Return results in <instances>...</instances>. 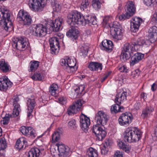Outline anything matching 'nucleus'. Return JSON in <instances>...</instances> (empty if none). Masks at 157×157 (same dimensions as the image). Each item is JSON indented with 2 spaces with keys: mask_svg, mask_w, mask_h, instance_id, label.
I'll return each mask as SVG.
<instances>
[{
  "mask_svg": "<svg viewBox=\"0 0 157 157\" xmlns=\"http://www.w3.org/2000/svg\"><path fill=\"white\" fill-rule=\"evenodd\" d=\"M67 21L68 24L72 26L76 24L84 26L86 24L91 25L97 24L96 20L94 17L89 15L84 16L77 11L71 12L68 14Z\"/></svg>",
  "mask_w": 157,
  "mask_h": 157,
  "instance_id": "obj_1",
  "label": "nucleus"
},
{
  "mask_svg": "<svg viewBox=\"0 0 157 157\" xmlns=\"http://www.w3.org/2000/svg\"><path fill=\"white\" fill-rule=\"evenodd\" d=\"M9 11L4 8H0V24L6 31H9L12 23Z\"/></svg>",
  "mask_w": 157,
  "mask_h": 157,
  "instance_id": "obj_2",
  "label": "nucleus"
},
{
  "mask_svg": "<svg viewBox=\"0 0 157 157\" xmlns=\"http://www.w3.org/2000/svg\"><path fill=\"white\" fill-rule=\"evenodd\" d=\"M142 135V132L137 129L130 130L127 129L124 134L125 141L129 143L138 141Z\"/></svg>",
  "mask_w": 157,
  "mask_h": 157,
  "instance_id": "obj_3",
  "label": "nucleus"
},
{
  "mask_svg": "<svg viewBox=\"0 0 157 157\" xmlns=\"http://www.w3.org/2000/svg\"><path fill=\"white\" fill-rule=\"evenodd\" d=\"M61 65L63 66L67 72L70 73H73L77 69V67L76 66V60L74 58H68L63 59L61 62Z\"/></svg>",
  "mask_w": 157,
  "mask_h": 157,
  "instance_id": "obj_4",
  "label": "nucleus"
},
{
  "mask_svg": "<svg viewBox=\"0 0 157 157\" xmlns=\"http://www.w3.org/2000/svg\"><path fill=\"white\" fill-rule=\"evenodd\" d=\"M18 20L21 21L23 25L27 27L30 25L32 22L31 17L27 13L20 11L17 15Z\"/></svg>",
  "mask_w": 157,
  "mask_h": 157,
  "instance_id": "obj_5",
  "label": "nucleus"
},
{
  "mask_svg": "<svg viewBox=\"0 0 157 157\" xmlns=\"http://www.w3.org/2000/svg\"><path fill=\"white\" fill-rule=\"evenodd\" d=\"M33 30L31 33L34 35L38 37H42L44 36L47 33V28L43 25L38 24L34 25Z\"/></svg>",
  "mask_w": 157,
  "mask_h": 157,
  "instance_id": "obj_6",
  "label": "nucleus"
},
{
  "mask_svg": "<svg viewBox=\"0 0 157 157\" xmlns=\"http://www.w3.org/2000/svg\"><path fill=\"white\" fill-rule=\"evenodd\" d=\"M63 23V19L60 18H58L54 21L50 20L47 23V27L49 29L52 28L53 31L57 32L60 29L62 28V25Z\"/></svg>",
  "mask_w": 157,
  "mask_h": 157,
  "instance_id": "obj_7",
  "label": "nucleus"
},
{
  "mask_svg": "<svg viewBox=\"0 0 157 157\" xmlns=\"http://www.w3.org/2000/svg\"><path fill=\"white\" fill-rule=\"evenodd\" d=\"M44 4V0H29V5L31 10L37 12L41 10Z\"/></svg>",
  "mask_w": 157,
  "mask_h": 157,
  "instance_id": "obj_8",
  "label": "nucleus"
},
{
  "mask_svg": "<svg viewBox=\"0 0 157 157\" xmlns=\"http://www.w3.org/2000/svg\"><path fill=\"white\" fill-rule=\"evenodd\" d=\"M109 116L102 111H99L95 114V119L97 125H105L108 120Z\"/></svg>",
  "mask_w": 157,
  "mask_h": 157,
  "instance_id": "obj_9",
  "label": "nucleus"
},
{
  "mask_svg": "<svg viewBox=\"0 0 157 157\" xmlns=\"http://www.w3.org/2000/svg\"><path fill=\"white\" fill-rule=\"evenodd\" d=\"M132 119V114L128 112L123 113L121 114L118 119V122L121 126H127L131 122Z\"/></svg>",
  "mask_w": 157,
  "mask_h": 157,
  "instance_id": "obj_10",
  "label": "nucleus"
},
{
  "mask_svg": "<svg viewBox=\"0 0 157 157\" xmlns=\"http://www.w3.org/2000/svg\"><path fill=\"white\" fill-rule=\"evenodd\" d=\"M117 22L112 24V28L110 31V34L113 37L117 40H121L122 37L121 29L119 28V25Z\"/></svg>",
  "mask_w": 157,
  "mask_h": 157,
  "instance_id": "obj_11",
  "label": "nucleus"
},
{
  "mask_svg": "<svg viewBox=\"0 0 157 157\" xmlns=\"http://www.w3.org/2000/svg\"><path fill=\"white\" fill-rule=\"evenodd\" d=\"M83 103V101L81 99H79L75 103H73L67 109V113L68 115H71L74 113H76L80 110Z\"/></svg>",
  "mask_w": 157,
  "mask_h": 157,
  "instance_id": "obj_12",
  "label": "nucleus"
},
{
  "mask_svg": "<svg viewBox=\"0 0 157 157\" xmlns=\"http://www.w3.org/2000/svg\"><path fill=\"white\" fill-rule=\"evenodd\" d=\"M27 104L28 110L27 117L28 118H30L32 117V113L36 104L34 96L33 95L28 98Z\"/></svg>",
  "mask_w": 157,
  "mask_h": 157,
  "instance_id": "obj_13",
  "label": "nucleus"
},
{
  "mask_svg": "<svg viewBox=\"0 0 157 157\" xmlns=\"http://www.w3.org/2000/svg\"><path fill=\"white\" fill-rule=\"evenodd\" d=\"M98 125H94L92 131L96 135L98 140L101 141L105 136L106 133L103 128Z\"/></svg>",
  "mask_w": 157,
  "mask_h": 157,
  "instance_id": "obj_14",
  "label": "nucleus"
},
{
  "mask_svg": "<svg viewBox=\"0 0 157 157\" xmlns=\"http://www.w3.org/2000/svg\"><path fill=\"white\" fill-rule=\"evenodd\" d=\"M27 39L25 37H21L17 38L13 41L12 46L13 47L19 49L20 48H25L27 44Z\"/></svg>",
  "mask_w": 157,
  "mask_h": 157,
  "instance_id": "obj_15",
  "label": "nucleus"
},
{
  "mask_svg": "<svg viewBox=\"0 0 157 157\" xmlns=\"http://www.w3.org/2000/svg\"><path fill=\"white\" fill-rule=\"evenodd\" d=\"M12 83L6 76H2L0 78V90L5 91L11 87Z\"/></svg>",
  "mask_w": 157,
  "mask_h": 157,
  "instance_id": "obj_16",
  "label": "nucleus"
},
{
  "mask_svg": "<svg viewBox=\"0 0 157 157\" xmlns=\"http://www.w3.org/2000/svg\"><path fill=\"white\" fill-rule=\"evenodd\" d=\"M80 123L81 128L84 132L87 131L90 124L89 118L82 114L80 116Z\"/></svg>",
  "mask_w": 157,
  "mask_h": 157,
  "instance_id": "obj_17",
  "label": "nucleus"
},
{
  "mask_svg": "<svg viewBox=\"0 0 157 157\" xmlns=\"http://www.w3.org/2000/svg\"><path fill=\"white\" fill-rule=\"evenodd\" d=\"M49 42L52 51L55 53L58 52L59 48L58 38L56 37L51 38Z\"/></svg>",
  "mask_w": 157,
  "mask_h": 157,
  "instance_id": "obj_18",
  "label": "nucleus"
},
{
  "mask_svg": "<svg viewBox=\"0 0 157 157\" xmlns=\"http://www.w3.org/2000/svg\"><path fill=\"white\" fill-rule=\"evenodd\" d=\"M113 46V43L111 41L105 40L101 42L100 48L102 50L109 52L112 51Z\"/></svg>",
  "mask_w": 157,
  "mask_h": 157,
  "instance_id": "obj_19",
  "label": "nucleus"
},
{
  "mask_svg": "<svg viewBox=\"0 0 157 157\" xmlns=\"http://www.w3.org/2000/svg\"><path fill=\"white\" fill-rule=\"evenodd\" d=\"M19 101V98L17 96H15L13 98V105L14 107L13 114L14 117L17 116L21 111L20 105L17 103Z\"/></svg>",
  "mask_w": 157,
  "mask_h": 157,
  "instance_id": "obj_20",
  "label": "nucleus"
},
{
  "mask_svg": "<svg viewBox=\"0 0 157 157\" xmlns=\"http://www.w3.org/2000/svg\"><path fill=\"white\" fill-rule=\"evenodd\" d=\"M56 145L59 153V156L61 157H68L69 155L68 148H67L65 145L61 143L57 144Z\"/></svg>",
  "mask_w": 157,
  "mask_h": 157,
  "instance_id": "obj_21",
  "label": "nucleus"
},
{
  "mask_svg": "<svg viewBox=\"0 0 157 157\" xmlns=\"http://www.w3.org/2000/svg\"><path fill=\"white\" fill-rule=\"evenodd\" d=\"M144 56V55L141 53L137 52L135 53L131 57L130 61V65L133 66L136 64L138 63L142 59Z\"/></svg>",
  "mask_w": 157,
  "mask_h": 157,
  "instance_id": "obj_22",
  "label": "nucleus"
},
{
  "mask_svg": "<svg viewBox=\"0 0 157 157\" xmlns=\"http://www.w3.org/2000/svg\"><path fill=\"white\" fill-rule=\"evenodd\" d=\"M127 92L124 91L121 93H118L117 94L116 98L115 99V102L116 103L121 105V104L126 99V97L127 96Z\"/></svg>",
  "mask_w": 157,
  "mask_h": 157,
  "instance_id": "obj_23",
  "label": "nucleus"
},
{
  "mask_svg": "<svg viewBox=\"0 0 157 157\" xmlns=\"http://www.w3.org/2000/svg\"><path fill=\"white\" fill-rule=\"evenodd\" d=\"M79 31L75 28H72L67 33L66 35L73 40H76L78 37Z\"/></svg>",
  "mask_w": 157,
  "mask_h": 157,
  "instance_id": "obj_24",
  "label": "nucleus"
},
{
  "mask_svg": "<svg viewBox=\"0 0 157 157\" xmlns=\"http://www.w3.org/2000/svg\"><path fill=\"white\" fill-rule=\"evenodd\" d=\"M125 10L128 14L132 16L135 10V8L133 2L132 1L128 2L126 6Z\"/></svg>",
  "mask_w": 157,
  "mask_h": 157,
  "instance_id": "obj_25",
  "label": "nucleus"
},
{
  "mask_svg": "<svg viewBox=\"0 0 157 157\" xmlns=\"http://www.w3.org/2000/svg\"><path fill=\"white\" fill-rule=\"evenodd\" d=\"M10 65L7 62H6L4 59H2L0 61V69L4 73H7L10 71L11 69Z\"/></svg>",
  "mask_w": 157,
  "mask_h": 157,
  "instance_id": "obj_26",
  "label": "nucleus"
},
{
  "mask_svg": "<svg viewBox=\"0 0 157 157\" xmlns=\"http://www.w3.org/2000/svg\"><path fill=\"white\" fill-rule=\"evenodd\" d=\"M102 64L98 62H91L88 66L89 69L92 71H101L102 69Z\"/></svg>",
  "mask_w": 157,
  "mask_h": 157,
  "instance_id": "obj_27",
  "label": "nucleus"
},
{
  "mask_svg": "<svg viewBox=\"0 0 157 157\" xmlns=\"http://www.w3.org/2000/svg\"><path fill=\"white\" fill-rule=\"evenodd\" d=\"M148 36L149 39H154L157 36V27L156 26H153L150 28L148 31Z\"/></svg>",
  "mask_w": 157,
  "mask_h": 157,
  "instance_id": "obj_28",
  "label": "nucleus"
},
{
  "mask_svg": "<svg viewBox=\"0 0 157 157\" xmlns=\"http://www.w3.org/2000/svg\"><path fill=\"white\" fill-rule=\"evenodd\" d=\"M117 142V145L120 148L127 153H128L130 151L131 148L130 145H127L124 142L120 140L118 141Z\"/></svg>",
  "mask_w": 157,
  "mask_h": 157,
  "instance_id": "obj_29",
  "label": "nucleus"
},
{
  "mask_svg": "<svg viewBox=\"0 0 157 157\" xmlns=\"http://www.w3.org/2000/svg\"><path fill=\"white\" fill-rule=\"evenodd\" d=\"M112 105L110 109V110L112 113H117L118 112H123L124 108L122 106H120V104L116 103Z\"/></svg>",
  "mask_w": 157,
  "mask_h": 157,
  "instance_id": "obj_30",
  "label": "nucleus"
},
{
  "mask_svg": "<svg viewBox=\"0 0 157 157\" xmlns=\"http://www.w3.org/2000/svg\"><path fill=\"white\" fill-rule=\"evenodd\" d=\"M154 110V109L151 106H147L142 111L141 116L143 118H145L148 116V114H150Z\"/></svg>",
  "mask_w": 157,
  "mask_h": 157,
  "instance_id": "obj_31",
  "label": "nucleus"
},
{
  "mask_svg": "<svg viewBox=\"0 0 157 157\" xmlns=\"http://www.w3.org/2000/svg\"><path fill=\"white\" fill-rule=\"evenodd\" d=\"M134 46H135L134 44L125 43L124 45L122 51L125 52H129L131 53H133V52L135 51V49L133 47Z\"/></svg>",
  "mask_w": 157,
  "mask_h": 157,
  "instance_id": "obj_32",
  "label": "nucleus"
},
{
  "mask_svg": "<svg viewBox=\"0 0 157 157\" xmlns=\"http://www.w3.org/2000/svg\"><path fill=\"white\" fill-rule=\"evenodd\" d=\"M40 151L37 148H32L28 152L29 157H39Z\"/></svg>",
  "mask_w": 157,
  "mask_h": 157,
  "instance_id": "obj_33",
  "label": "nucleus"
},
{
  "mask_svg": "<svg viewBox=\"0 0 157 157\" xmlns=\"http://www.w3.org/2000/svg\"><path fill=\"white\" fill-rule=\"evenodd\" d=\"M98 156L97 150L92 147H90L87 151L86 157H97Z\"/></svg>",
  "mask_w": 157,
  "mask_h": 157,
  "instance_id": "obj_34",
  "label": "nucleus"
},
{
  "mask_svg": "<svg viewBox=\"0 0 157 157\" xmlns=\"http://www.w3.org/2000/svg\"><path fill=\"white\" fill-rule=\"evenodd\" d=\"M150 41L147 40H144V38L142 37L138 38L136 42L134 43L135 45H137L141 46L144 45H148L150 44Z\"/></svg>",
  "mask_w": 157,
  "mask_h": 157,
  "instance_id": "obj_35",
  "label": "nucleus"
},
{
  "mask_svg": "<svg viewBox=\"0 0 157 157\" xmlns=\"http://www.w3.org/2000/svg\"><path fill=\"white\" fill-rule=\"evenodd\" d=\"M133 53H131L129 52H125L122 51V52L121 55V58H122L123 61H126L128 59L132 56Z\"/></svg>",
  "mask_w": 157,
  "mask_h": 157,
  "instance_id": "obj_36",
  "label": "nucleus"
},
{
  "mask_svg": "<svg viewBox=\"0 0 157 157\" xmlns=\"http://www.w3.org/2000/svg\"><path fill=\"white\" fill-rule=\"evenodd\" d=\"M39 62L36 61H31L30 63V69L29 70V72H33L36 70L38 67Z\"/></svg>",
  "mask_w": 157,
  "mask_h": 157,
  "instance_id": "obj_37",
  "label": "nucleus"
},
{
  "mask_svg": "<svg viewBox=\"0 0 157 157\" xmlns=\"http://www.w3.org/2000/svg\"><path fill=\"white\" fill-rule=\"evenodd\" d=\"M58 88L57 84L53 83L51 85L49 88V92L52 95L56 96V91Z\"/></svg>",
  "mask_w": 157,
  "mask_h": 157,
  "instance_id": "obj_38",
  "label": "nucleus"
},
{
  "mask_svg": "<svg viewBox=\"0 0 157 157\" xmlns=\"http://www.w3.org/2000/svg\"><path fill=\"white\" fill-rule=\"evenodd\" d=\"M101 3L100 0H93L92 1V6L95 10H98L100 9L101 6Z\"/></svg>",
  "mask_w": 157,
  "mask_h": 157,
  "instance_id": "obj_39",
  "label": "nucleus"
},
{
  "mask_svg": "<svg viewBox=\"0 0 157 157\" xmlns=\"http://www.w3.org/2000/svg\"><path fill=\"white\" fill-rule=\"evenodd\" d=\"M30 129H31V127L23 126L20 128V131L23 134L27 136L28 135L29 130H30Z\"/></svg>",
  "mask_w": 157,
  "mask_h": 157,
  "instance_id": "obj_40",
  "label": "nucleus"
},
{
  "mask_svg": "<svg viewBox=\"0 0 157 157\" xmlns=\"http://www.w3.org/2000/svg\"><path fill=\"white\" fill-rule=\"evenodd\" d=\"M60 132L56 131L52 135V141L53 142L58 141L60 138Z\"/></svg>",
  "mask_w": 157,
  "mask_h": 157,
  "instance_id": "obj_41",
  "label": "nucleus"
},
{
  "mask_svg": "<svg viewBox=\"0 0 157 157\" xmlns=\"http://www.w3.org/2000/svg\"><path fill=\"white\" fill-rule=\"evenodd\" d=\"M6 147L7 145L5 138L3 137L0 138V150H4Z\"/></svg>",
  "mask_w": 157,
  "mask_h": 157,
  "instance_id": "obj_42",
  "label": "nucleus"
},
{
  "mask_svg": "<svg viewBox=\"0 0 157 157\" xmlns=\"http://www.w3.org/2000/svg\"><path fill=\"white\" fill-rule=\"evenodd\" d=\"M143 21L142 18L139 17H136L132 18L131 22L138 24V25H140Z\"/></svg>",
  "mask_w": 157,
  "mask_h": 157,
  "instance_id": "obj_43",
  "label": "nucleus"
},
{
  "mask_svg": "<svg viewBox=\"0 0 157 157\" xmlns=\"http://www.w3.org/2000/svg\"><path fill=\"white\" fill-rule=\"evenodd\" d=\"M13 117H15L13 116V113L12 115L9 114H6L5 117L3 118V124L4 125L7 124L9 123L10 118Z\"/></svg>",
  "mask_w": 157,
  "mask_h": 157,
  "instance_id": "obj_44",
  "label": "nucleus"
},
{
  "mask_svg": "<svg viewBox=\"0 0 157 157\" xmlns=\"http://www.w3.org/2000/svg\"><path fill=\"white\" fill-rule=\"evenodd\" d=\"M140 26L138 24L131 22V30L133 32H136L138 31Z\"/></svg>",
  "mask_w": 157,
  "mask_h": 157,
  "instance_id": "obj_45",
  "label": "nucleus"
},
{
  "mask_svg": "<svg viewBox=\"0 0 157 157\" xmlns=\"http://www.w3.org/2000/svg\"><path fill=\"white\" fill-rule=\"evenodd\" d=\"M89 5L88 0H84L82 2L80 6V9L82 10H84L86 9Z\"/></svg>",
  "mask_w": 157,
  "mask_h": 157,
  "instance_id": "obj_46",
  "label": "nucleus"
},
{
  "mask_svg": "<svg viewBox=\"0 0 157 157\" xmlns=\"http://www.w3.org/2000/svg\"><path fill=\"white\" fill-rule=\"evenodd\" d=\"M31 78L33 80H38L39 81L41 80L43 78L41 75L39 73H37L34 74Z\"/></svg>",
  "mask_w": 157,
  "mask_h": 157,
  "instance_id": "obj_47",
  "label": "nucleus"
},
{
  "mask_svg": "<svg viewBox=\"0 0 157 157\" xmlns=\"http://www.w3.org/2000/svg\"><path fill=\"white\" fill-rule=\"evenodd\" d=\"M131 16L130 15L128 14L126 12V13L124 14H122L121 15H120L119 17V20L121 21H123L125 19H129Z\"/></svg>",
  "mask_w": 157,
  "mask_h": 157,
  "instance_id": "obj_48",
  "label": "nucleus"
},
{
  "mask_svg": "<svg viewBox=\"0 0 157 157\" xmlns=\"http://www.w3.org/2000/svg\"><path fill=\"white\" fill-rule=\"evenodd\" d=\"M84 86L83 85H81L77 87L75 89V91L77 94L76 95H78L79 94H80L84 90Z\"/></svg>",
  "mask_w": 157,
  "mask_h": 157,
  "instance_id": "obj_49",
  "label": "nucleus"
},
{
  "mask_svg": "<svg viewBox=\"0 0 157 157\" xmlns=\"http://www.w3.org/2000/svg\"><path fill=\"white\" fill-rule=\"evenodd\" d=\"M30 129V130H29L28 135L27 136H31L32 138L35 137L36 136L35 130L32 127H31V129Z\"/></svg>",
  "mask_w": 157,
  "mask_h": 157,
  "instance_id": "obj_50",
  "label": "nucleus"
},
{
  "mask_svg": "<svg viewBox=\"0 0 157 157\" xmlns=\"http://www.w3.org/2000/svg\"><path fill=\"white\" fill-rule=\"evenodd\" d=\"M24 145L23 144L20 142V140H17L16 142L15 147L17 149L19 150L23 148Z\"/></svg>",
  "mask_w": 157,
  "mask_h": 157,
  "instance_id": "obj_51",
  "label": "nucleus"
},
{
  "mask_svg": "<svg viewBox=\"0 0 157 157\" xmlns=\"http://www.w3.org/2000/svg\"><path fill=\"white\" fill-rule=\"evenodd\" d=\"M118 69L121 72H127L128 69L127 67L125 66H119L118 67Z\"/></svg>",
  "mask_w": 157,
  "mask_h": 157,
  "instance_id": "obj_52",
  "label": "nucleus"
},
{
  "mask_svg": "<svg viewBox=\"0 0 157 157\" xmlns=\"http://www.w3.org/2000/svg\"><path fill=\"white\" fill-rule=\"evenodd\" d=\"M144 2L147 6H148L155 2H157V0H144Z\"/></svg>",
  "mask_w": 157,
  "mask_h": 157,
  "instance_id": "obj_53",
  "label": "nucleus"
},
{
  "mask_svg": "<svg viewBox=\"0 0 157 157\" xmlns=\"http://www.w3.org/2000/svg\"><path fill=\"white\" fill-rule=\"evenodd\" d=\"M101 153L102 154L105 155L107 153L108 151V148L103 146V147H101Z\"/></svg>",
  "mask_w": 157,
  "mask_h": 157,
  "instance_id": "obj_54",
  "label": "nucleus"
},
{
  "mask_svg": "<svg viewBox=\"0 0 157 157\" xmlns=\"http://www.w3.org/2000/svg\"><path fill=\"white\" fill-rule=\"evenodd\" d=\"M81 52L84 54H86L88 52V48L82 46L80 49Z\"/></svg>",
  "mask_w": 157,
  "mask_h": 157,
  "instance_id": "obj_55",
  "label": "nucleus"
},
{
  "mask_svg": "<svg viewBox=\"0 0 157 157\" xmlns=\"http://www.w3.org/2000/svg\"><path fill=\"white\" fill-rule=\"evenodd\" d=\"M151 20L155 21L156 25H157V11H155L153 14Z\"/></svg>",
  "mask_w": 157,
  "mask_h": 157,
  "instance_id": "obj_56",
  "label": "nucleus"
},
{
  "mask_svg": "<svg viewBox=\"0 0 157 157\" xmlns=\"http://www.w3.org/2000/svg\"><path fill=\"white\" fill-rule=\"evenodd\" d=\"M123 154L121 152L117 151L115 153L113 157H123Z\"/></svg>",
  "mask_w": 157,
  "mask_h": 157,
  "instance_id": "obj_57",
  "label": "nucleus"
},
{
  "mask_svg": "<svg viewBox=\"0 0 157 157\" xmlns=\"http://www.w3.org/2000/svg\"><path fill=\"white\" fill-rule=\"evenodd\" d=\"M53 8L55 11H58L60 10L61 7L59 4L56 3L53 6Z\"/></svg>",
  "mask_w": 157,
  "mask_h": 157,
  "instance_id": "obj_58",
  "label": "nucleus"
},
{
  "mask_svg": "<svg viewBox=\"0 0 157 157\" xmlns=\"http://www.w3.org/2000/svg\"><path fill=\"white\" fill-rule=\"evenodd\" d=\"M59 102L62 104H64L66 102V98L63 96L60 97L58 99Z\"/></svg>",
  "mask_w": 157,
  "mask_h": 157,
  "instance_id": "obj_59",
  "label": "nucleus"
},
{
  "mask_svg": "<svg viewBox=\"0 0 157 157\" xmlns=\"http://www.w3.org/2000/svg\"><path fill=\"white\" fill-rule=\"evenodd\" d=\"M111 18L110 16H107L104 17L103 19V22L105 24H107Z\"/></svg>",
  "mask_w": 157,
  "mask_h": 157,
  "instance_id": "obj_60",
  "label": "nucleus"
},
{
  "mask_svg": "<svg viewBox=\"0 0 157 157\" xmlns=\"http://www.w3.org/2000/svg\"><path fill=\"white\" fill-rule=\"evenodd\" d=\"M18 140H20V142H21L24 145H25L26 146L27 145V142L24 137H22L19 138Z\"/></svg>",
  "mask_w": 157,
  "mask_h": 157,
  "instance_id": "obj_61",
  "label": "nucleus"
},
{
  "mask_svg": "<svg viewBox=\"0 0 157 157\" xmlns=\"http://www.w3.org/2000/svg\"><path fill=\"white\" fill-rule=\"evenodd\" d=\"M111 142L108 140H106L104 145V146L107 147V148L111 144Z\"/></svg>",
  "mask_w": 157,
  "mask_h": 157,
  "instance_id": "obj_62",
  "label": "nucleus"
},
{
  "mask_svg": "<svg viewBox=\"0 0 157 157\" xmlns=\"http://www.w3.org/2000/svg\"><path fill=\"white\" fill-rule=\"evenodd\" d=\"M76 121L74 120H72L68 122V125L69 126H72L75 125Z\"/></svg>",
  "mask_w": 157,
  "mask_h": 157,
  "instance_id": "obj_63",
  "label": "nucleus"
},
{
  "mask_svg": "<svg viewBox=\"0 0 157 157\" xmlns=\"http://www.w3.org/2000/svg\"><path fill=\"white\" fill-rule=\"evenodd\" d=\"M140 106V103L139 102H136L134 105V108L136 110H138L139 109Z\"/></svg>",
  "mask_w": 157,
  "mask_h": 157,
  "instance_id": "obj_64",
  "label": "nucleus"
}]
</instances>
